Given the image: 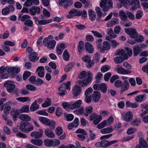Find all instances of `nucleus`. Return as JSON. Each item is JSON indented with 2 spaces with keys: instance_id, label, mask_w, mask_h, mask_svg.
Wrapping results in <instances>:
<instances>
[{
  "instance_id": "603ef678",
  "label": "nucleus",
  "mask_w": 148,
  "mask_h": 148,
  "mask_svg": "<svg viewBox=\"0 0 148 148\" xmlns=\"http://www.w3.org/2000/svg\"><path fill=\"white\" fill-rule=\"evenodd\" d=\"M64 117L66 120H73L74 118V116L71 114L64 113Z\"/></svg>"
},
{
  "instance_id": "9d476101",
  "label": "nucleus",
  "mask_w": 148,
  "mask_h": 148,
  "mask_svg": "<svg viewBox=\"0 0 148 148\" xmlns=\"http://www.w3.org/2000/svg\"><path fill=\"white\" fill-rule=\"evenodd\" d=\"M121 88L120 94L122 95L124 92L127 90L129 88V84L127 80H124L122 83Z\"/></svg>"
},
{
  "instance_id": "49530a36",
  "label": "nucleus",
  "mask_w": 148,
  "mask_h": 148,
  "mask_svg": "<svg viewBox=\"0 0 148 148\" xmlns=\"http://www.w3.org/2000/svg\"><path fill=\"white\" fill-rule=\"evenodd\" d=\"M63 58L65 61H68L70 58V56L67 49H65L63 54Z\"/></svg>"
},
{
  "instance_id": "79ce46f5",
  "label": "nucleus",
  "mask_w": 148,
  "mask_h": 148,
  "mask_svg": "<svg viewBox=\"0 0 148 148\" xmlns=\"http://www.w3.org/2000/svg\"><path fill=\"white\" fill-rule=\"evenodd\" d=\"M113 131L111 127H107L101 130L100 132L103 134H106L112 132Z\"/></svg>"
},
{
  "instance_id": "5701e85b",
  "label": "nucleus",
  "mask_w": 148,
  "mask_h": 148,
  "mask_svg": "<svg viewBox=\"0 0 148 148\" xmlns=\"http://www.w3.org/2000/svg\"><path fill=\"white\" fill-rule=\"evenodd\" d=\"M44 68L42 66H39L38 67L36 70L38 75L40 77H43L44 75Z\"/></svg>"
},
{
  "instance_id": "c9c22d12",
  "label": "nucleus",
  "mask_w": 148,
  "mask_h": 148,
  "mask_svg": "<svg viewBox=\"0 0 148 148\" xmlns=\"http://www.w3.org/2000/svg\"><path fill=\"white\" fill-rule=\"evenodd\" d=\"M30 18V17L28 15H24L22 16L21 14H19L18 17V21L20 20L22 22H25Z\"/></svg>"
},
{
  "instance_id": "9b49d317",
  "label": "nucleus",
  "mask_w": 148,
  "mask_h": 148,
  "mask_svg": "<svg viewBox=\"0 0 148 148\" xmlns=\"http://www.w3.org/2000/svg\"><path fill=\"white\" fill-rule=\"evenodd\" d=\"M14 8L12 5H9L8 7H6L2 9L1 13L3 15H7L10 12H12L14 11Z\"/></svg>"
},
{
  "instance_id": "c85d7f7f",
  "label": "nucleus",
  "mask_w": 148,
  "mask_h": 148,
  "mask_svg": "<svg viewBox=\"0 0 148 148\" xmlns=\"http://www.w3.org/2000/svg\"><path fill=\"white\" fill-rule=\"evenodd\" d=\"M19 113V110L15 109L14 108H12L10 112V114L12 115L13 120L16 119L18 117Z\"/></svg>"
},
{
  "instance_id": "393cba45",
  "label": "nucleus",
  "mask_w": 148,
  "mask_h": 148,
  "mask_svg": "<svg viewBox=\"0 0 148 148\" xmlns=\"http://www.w3.org/2000/svg\"><path fill=\"white\" fill-rule=\"evenodd\" d=\"M81 88L80 87L76 85L73 87V95L76 97L79 95L81 93Z\"/></svg>"
},
{
  "instance_id": "3c124183",
  "label": "nucleus",
  "mask_w": 148,
  "mask_h": 148,
  "mask_svg": "<svg viewBox=\"0 0 148 148\" xmlns=\"http://www.w3.org/2000/svg\"><path fill=\"white\" fill-rule=\"evenodd\" d=\"M52 147H56L58 146L60 144V141L57 138L52 139Z\"/></svg>"
},
{
  "instance_id": "20e7f679",
  "label": "nucleus",
  "mask_w": 148,
  "mask_h": 148,
  "mask_svg": "<svg viewBox=\"0 0 148 148\" xmlns=\"http://www.w3.org/2000/svg\"><path fill=\"white\" fill-rule=\"evenodd\" d=\"M112 0H101L100 6L104 12H107L110 8H113Z\"/></svg>"
},
{
  "instance_id": "a211bd4d",
  "label": "nucleus",
  "mask_w": 148,
  "mask_h": 148,
  "mask_svg": "<svg viewBox=\"0 0 148 148\" xmlns=\"http://www.w3.org/2000/svg\"><path fill=\"white\" fill-rule=\"evenodd\" d=\"M115 54L116 55H122L125 60L128 58V55L125 53V50L124 49L118 50L116 51Z\"/></svg>"
},
{
  "instance_id": "39448f33",
  "label": "nucleus",
  "mask_w": 148,
  "mask_h": 148,
  "mask_svg": "<svg viewBox=\"0 0 148 148\" xmlns=\"http://www.w3.org/2000/svg\"><path fill=\"white\" fill-rule=\"evenodd\" d=\"M48 38H45L43 40L44 45L50 49H54L56 44V42L53 40H49Z\"/></svg>"
},
{
  "instance_id": "dca6fc26",
  "label": "nucleus",
  "mask_w": 148,
  "mask_h": 148,
  "mask_svg": "<svg viewBox=\"0 0 148 148\" xmlns=\"http://www.w3.org/2000/svg\"><path fill=\"white\" fill-rule=\"evenodd\" d=\"M43 134V131L42 130H40L39 132H33L31 133L30 135L32 137L35 138L39 139L42 137Z\"/></svg>"
},
{
  "instance_id": "f704fd0d",
  "label": "nucleus",
  "mask_w": 148,
  "mask_h": 148,
  "mask_svg": "<svg viewBox=\"0 0 148 148\" xmlns=\"http://www.w3.org/2000/svg\"><path fill=\"white\" fill-rule=\"evenodd\" d=\"M133 117V114L131 111H128L126 112L124 115V119L125 120H132Z\"/></svg>"
},
{
  "instance_id": "680f3d73",
  "label": "nucleus",
  "mask_w": 148,
  "mask_h": 148,
  "mask_svg": "<svg viewBox=\"0 0 148 148\" xmlns=\"http://www.w3.org/2000/svg\"><path fill=\"white\" fill-rule=\"evenodd\" d=\"M71 102L69 103L67 102L63 103H62V106L66 110L68 109H71Z\"/></svg>"
},
{
  "instance_id": "69168bd1",
  "label": "nucleus",
  "mask_w": 148,
  "mask_h": 148,
  "mask_svg": "<svg viewBox=\"0 0 148 148\" xmlns=\"http://www.w3.org/2000/svg\"><path fill=\"white\" fill-rule=\"evenodd\" d=\"M29 110V106L28 105H25L22 107L20 110L21 112H27Z\"/></svg>"
},
{
  "instance_id": "ea45409f",
  "label": "nucleus",
  "mask_w": 148,
  "mask_h": 148,
  "mask_svg": "<svg viewBox=\"0 0 148 148\" xmlns=\"http://www.w3.org/2000/svg\"><path fill=\"white\" fill-rule=\"evenodd\" d=\"M126 105L127 107H130L132 108H135L138 106V104L136 103H132L128 101L126 103Z\"/></svg>"
},
{
  "instance_id": "e2e57ef3",
  "label": "nucleus",
  "mask_w": 148,
  "mask_h": 148,
  "mask_svg": "<svg viewBox=\"0 0 148 148\" xmlns=\"http://www.w3.org/2000/svg\"><path fill=\"white\" fill-rule=\"evenodd\" d=\"M33 21L29 19L24 22V24L25 26L29 27H32L33 26Z\"/></svg>"
},
{
  "instance_id": "72a5a7b5",
  "label": "nucleus",
  "mask_w": 148,
  "mask_h": 148,
  "mask_svg": "<svg viewBox=\"0 0 148 148\" xmlns=\"http://www.w3.org/2000/svg\"><path fill=\"white\" fill-rule=\"evenodd\" d=\"M79 125L78 121H73V122L70 123L68 126V128L69 130H71L74 127H77Z\"/></svg>"
},
{
  "instance_id": "13d9d810",
  "label": "nucleus",
  "mask_w": 148,
  "mask_h": 148,
  "mask_svg": "<svg viewBox=\"0 0 148 148\" xmlns=\"http://www.w3.org/2000/svg\"><path fill=\"white\" fill-rule=\"evenodd\" d=\"M51 105V100L49 98H47V100L42 105V107L45 108L48 107Z\"/></svg>"
},
{
  "instance_id": "2eb2a0df",
  "label": "nucleus",
  "mask_w": 148,
  "mask_h": 148,
  "mask_svg": "<svg viewBox=\"0 0 148 148\" xmlns=\"http://www.w3.org/2000/svg\"><path fill=\"white\" fill-rule=\"evenodd\" d=\"M93 98V100L95 103L98 102L100 98L101 95L100 93L98 91H95L93 94L91 95Z\"/></svg>"
},
{
  "instance_id": "864d4df0",
  "label": "nucleus",
  "mask_w": 148,
  "mask_h": 148,
  "mask_svg": "<svg viewBox=\"0 0 148 148\" xmlns=\"http://www.w3.org/2000/svg\"><path fill=\"white\" fill-rule=\"evenodd\" d=\"M119 14L121 19L124 21L126 20L127 18L126 14L123 11H120L119 13Z\"/></svg>"
},
{
  "instance_id": "0e129e2a",
  "label": "nucleus",
  "mask_w": 148,
  "mask_h": 148,
  "mask_svg": "<svg viewBox=\"0 0 148 148\" xmlns=\"http://www.w3.org/2000/svg\"><path fill=\"white\" fill-rule=\"evenodd\" d=\"M100 55L98 53H96L94 56L93 61L96 63L98 62L100 60Z\"/></svg>"
},
{
  "instance_id": "473e14b6",
  "label": "nucleus",
  "mask_w": 148,
  "mask_h": 148,
  "mask_svg": "<svg viewBox=\"0 0 148 148\" xmlns=\"http://www.w3.org/2000/svg\"><path fill=\"white\" fill-rule=\"evenodd\" d=\"M39 108V106L37 104V101L36 100L31 106L30 110L31 111L33 112L38 110Z\"/></svg>"
},
{
  "instance_id": "09e8293b",
  "label": "nucleus",
  "mask_w": 148,
  "mask_h": 148,
  "mask_svg": "<svg viewBox=\"0 0 148 148\" xmlns=\"http://www.w3.org/2000/svg\"><path fill=\"white\" fill-rule=\"evenodd\" d=\"M125 59L124 58L121 56H117L114 58V61L116 64H120L123 62Z\"/></svg>"
},
{
  "instance_id": "ddd939ff",
  "label": "nucleus",
  "mask_w": 148,
  "mask_h": 148,
  "mask_svg": "<svg viewBox=\"0 0 148 148\" xmlns=\"http://www.w3.org/2000/svg\"><path fill=\"white\" fill-rule=\"evenodd\" d=\"M39 3V0H27L24 5L25 6L28 7L34 5H38Z\"/></svg>"
},
{
  "instance_id": "de8ad7c7",
  "label": "nucleus",
  "mask_w": 148,
  "mask_h": 148,
  "mask_svg": "<svg viewBox=\"0 0 148 148\" xmlns=\"http://www.w3.org/2000/svg\"><path fill=\"white\" fill-rule=\"evenodd\" d=\"M44 145L48 147H52V139H47L44 141Z\"/></svg>"
},
{
  "instance_id": "423d86ee",
  "label": "nucleus",
  "mask_w": 148,
  "mask_h": 148,
  "mask_svg": "<svg viewBox=\"0 0 148 148\" xmlns=\"http://www.w3.org/2000/svg\"><path fill=\"white\" fill-rule=\"evenodd\" d=\"M82 13L80 11L75 9H73L71 10L69 12V14L66 15L67 18H71L76 16H79L81 15Z\"/></svg>"
},
{
  "instance_id": "6ab92c4d",
  "label": "nucleus",
  "mask_w": 148,
  "mask_h": 148,
  "mask_svg": "<svg viewBox=\"0 0 148 148\" xmlns=\"http://www.w3.org/2000/svg\"><path fill=\"white\" fill-rule=\"evenodd\" d=\"M40 11V8L38 7H33L30 8L29 13L32 15H35L36 13L39 14Z\"/></svg>"
},
{
  "instance_id": "4c0bfd02",
  "label": "nucleus",
  "mask_w": 148,
  "mask_h": 148,
  "mask_svg": "<svg viewBox=\"0 0 148 148\" xmlns=\"http://www.w3.org/2000/svg\"><path fill=\"white\" fill-rule=\"evenodd\" d=\"M19 119L21 120H30L31 117L27 114H23L20 115L18 117Z\"/></svg>"
},
{
  "instance_id": "f8f14e48",
  "label": "nucleus",
  "mask_w": 148,
  "mask_h": 148,
  "mask_svg": "<svg viewBox=\"0 0 148 148\" xmlns=\"http://www.w3.org/2000/svg\"><path fill=\"white\" fill-rule=\"evenodd\" d=\"M116 70L118 73L121 74H129L132 72L131 70H127L126 69L123 68L119 65H117L116 67Z\"/></svg>"
},
{
  "instance_id": "a19ab883",
  "label": "nucleus",
  "mask_w": 148,
  "mask_h": 148,
  "mask_svg": "<svg viewBox=\"0 0 148 148\" xmlns=\"http://www.w3.org/2000/svg\"><path fill=\"white\" fill-rule=\"evenodd\" d=\"M141 50L139 46L138 45H136L134 46L133 51L134 55L135 56H136L140 53Z\"/></svg>"
},
{
  "instance_id": "338daca9",
  "label": "nucleus",
  "mask_w": 148,
  "mask_h": 148,
  "mask_svg": "<svg viewBox=\"0 0 148 148\" xmlns=\"http://www.w3.org/2000/svg\"><path fill=\"white\" fill-rule=\"evenodd\" d=\"M26 89L29 90L34 91L36 90V87L31 84H27L26 85Z\"/></svg>"
},
{
  "instance_id": "774afa93",
  "label": "nucleus",
  "mask_w": 148,
  "mask_h": 148,
  "mask_svg": "<svg viewBox=\"0 0 148 148\" xmlns=\"http://www.w3.org/2000/svg\"><path fill=\"white\" fill-rule=\"evenodd\" d=\"M84 112V108H81L79 109L75 110L73 111V112L75 114L77 115H80L83 114Z\"/></svg>"
},
{
  "instance_id": "8fccbe9b",
  "label": "nucleus",
  "mask_w": 148,
  "mask_h": 148,
  "mask_svg": "<svg viewBox=\"0 0 148 148\" xmlns=\"http://www.w3.org/2000/svg\"><path fill=\"white\" fill-rule=\"evenodd\" d=\"M52 21L51 19H49L48 20H41L38 21V23L40 25H45L49 23H51Z\"/></svg>"
},
{
  "instance_id": "b1692460",
  "label": "nucleus",
  "mask_w": 148,
  "mask_h": 148,
  "mask_svg": "<svg viewBox=\"0 0 148 148\" xmlns=\"http://www.w3.org/2000/svg\"><path fill=\"white\" fill-rule=\"evenodd\" d=\"M112 121H103L101 122L98 124L97 126V128L99 129H102L111 123Z\"/></svg>"
},
{
  "instance_id": "4d7b16f0",
  "label": "nucleus",
  "mask_w": 148,
  "mask_h": 148,
  "mask_svg": "<svg viewBox=\"0 0 148 148\" xmlns=\"http://www.w3.org/2000/svg\"><path fill=\"white\" fill-rule=\"evenodd\" d=\"M110 45L108 41H105L103 43V48L105 50H107L110 48Z\"/></svg>"
},
{
  "instance_id": "e433bc0d",
  "label": "nucleus",
  "mask_w": 148,
  "mask_h": 148,
  "mask_svg": "<svg viewBox=\"0 0 148 148\" xmlns=\"http://www.w3.org/2000/svg\"><path fill=\"white\" fill-rule=\"evenodd\" d=\"M31 142L32 144L38 146L42 145L43 143L41 139H32L31 140Z\"/></svg>"
},
{
  "instance_id": "58836bf2",
  "label": "nucleus",
  "mask_w": 148,
  "mask_h": 148,
  "mask_svg": "<svg viewBox=\"0 0 148 148\" xmlns=\"http://www.w3.org/2000/svg\"><path fill=\"white\" fill-rule=\"evenodd\" d=\"M96 13L98 17L97 18V20H99L102 16V12L99 7H96L95 9Z\"/></svg>"
},
{
  "instance_id": "f3484780",
  "label": "nucleus",
  "mask_w": 148,
  "mask_h": 148,
  "mask_svg": "<svg viewBox=\"0 0 148 148\" xmlns=\"http://www.w3.org/2000/svg\"><path fill=\"white\" fill-rule=\"evenodd\" d=\"M37 53L36 52L31 53L28 56L29 60L32 62H35L38 60L39 58L37 56Z\"/></svg>"
},
{
  "instance_id": "f03ea898",
  "label": "nucleus",
  "mask_w": 148,
  "mask_h": 148,
  "mask_svg": "<svg viewBox=\"0 0 148 148\" xmlns=\"http://www.w3.org/2000/svg\"><path fill=\"white\" fill-rule=\"evenodd\" d=\"M4 87H6L7 91L10 93H11L12 95L15 94L16 96L18 97L19 94L18 93V89L16 88L15 85L13 82L10 81L6 82L4 84Z\"/></svg>"
},
{
  "instance_id": "6e6552de",
  "label": "nucleus",
  "mask_w": 148,
  "mask_h": 148,
  "mask_svg": "<svg viewBox=\"0 0 148 148\" xmlns=\"http://www.w3.org/2000/svg\"><path fill=\"white\" fill-rule=\"evenodd\" d=\"M6 67L7 66H3L0 67V78H1L2 79H5L8 77V74L10 73V72L5 70Z\"/></svg>"
},
{
  "instance_id": "412c9836",
  "label": "nucleus",
  "mask_w": 148,
  "mask_h": 148,
  "mask_svg": "<svg viewBox=\"0 0 148 148\" xmlns=\"http://www.w3.org/2000/svg\"><path fill=\"white\" fill-rule=\"evenodd\" d=\"M130 4L133 6V7L131 8L132 10H136L140 6V3L138 0H132Z\"/></svg>"
},
{
  "instance_id": "4468645a",
  "label": "nucleus",
  "mask_w": 148,
  "mask_h": 148,
  "mask_svg": "<svg viewBox=\"0 0 148 148\" xmlns=\"http://www.w3.org/2000/svg\"><path fill=\"white\" fill-rule=\"evenodd\" d=\"M11 108V106L9 105L7 103H5L1 106L0 110L2 111L4 110L3 112L4 113L8 114Z\"/></svg>"
},
{
  "instance_id": "7c9ffc66",
  "label": "nucleus",
  "mask_w": 148,
  "mask_h": 148,
  "mask_svg": "<svg viewBox=\"0 0 148 148\" xmlns=\"http://www.w3.org/2000/svg\"><path fill=\"white\" fill-rule=\"evenodd\" d=\"M45 134L47 137L50 138H53L55 137V134L54 132L48 129L45 130Z\"/></svg>"
},
{
  "instance_id": "7ed1b4c3",
  "label": "nucleus",
  "mask_w": 148,
  "mask_h": 148,
  "mask_svg": "<svg viewBox=\"0 0 148 148\" xmlns=\"http://www.w3.org/2000/svg\"><path fill=\"white\" fill-rule=\"evenodd\" d=\"M17 126L19 128L21 131L28 133L32 131L34 129L33 127L30 124H29L28 121H22L19 125Z\"/></svg>"
},
{
  "instance_id": "4be33fe9",
  "label": "nucleus",
  "mask_w": 148,
  "mask_h": 148,
  "mask_svg": "<svg viewBox=\"0 0 148 148\" xmlns=\"http://www.w3.org/2000/svg\"><path fill=\"white\" fill-rule=\"evenodd\" d=\"M41 123L47 126H48L51 128H54L55 127V122L54 121H40Z\"/></svg>"
},
{
  "instance_id": "c756f323",
  "label": "nucleus",
  "mask_w": 148,
  "mask_h": 148,
  "mask_svg": "<svg viewBox=\"0 0 148 148\" xmlns=\"http://www.w3.org/2000/svg\"><path fill=\"white\" fill-rule=\"evenodd\" d=\"M146 99V95L145 94H143L136 96L135 98V100L137 102H141L144 101Z\"/></svg>"
},
{
  "instance_id": "1a4fd4ad",
  "label": "nucleus",
  "mask_w": 148,
  "mask_h": 148,
  "mask_svg": "<svg viewBox=\"0 0 148 148\" xmlns=\"http://www.w3.org/2000/svg\"><path fill=\"white\" fill-rule=\"evenodd\" d=\"M73 3V1L72 0H60L59 1V5L61 6H63V7L66 9Z\"/></svg>"
},
{
  "instance_id": "a878e982",
  "label": "nucleus",
  "mask_w": 148,
  "mask_h": 148,
  "mask_svg": "<svg viewBox=\"0 0 148 148\" xmlns=\"http://www.w3.org/2000/svg\"><path fill=\"white\" fill-rule=\"evenodd\" d=\"M90 120H102L101 116L98 115L96 113L93 112L90 116Z\"/></svg>"
},
{
  "instance_id": "f257e3e1",
  "label": "nucleus",
  "mask_w": 148,
  "mask_h": 148,
  "mask_svg": "<svg viewBox=\"0 0 148 148\" xmlns=\"http://www.w3.org/2000/svg\"><path fill=\"white\" fill-rule=\"evenodd\" d=\"M92 75L91 72L88 71L87 73L85 71L81 72L79 75V77L81 79H84L82 80H78L76 83L82 87L86 86L91 81Z\"/></svg>"
},
{
  "instance_id": "c03bdc74",
  "label": "nucleus",
  "mask_w": 148,
  "mask_h": 148,
  "mask_svg": "<svg viewBox=\"0 0 148 148\" xmlns=\"http://www.w3.org/2000/svg\"><path fill=\"white\" fill-rule=\"evenodd\" d=\"M99 90L102 92L105 93L107 91V86L105 83H102L100 84Z\"/></svg>"
},
{
  "instance_id": "bb28decb",
  "label": "nucleus",
  "mask_w": 148,
  "mask_h": 148,
  "mask_svg": "<svg viewBox=\"0 0 148 148\" xmlns=\"http://www.w3.org/2000/svg\"><path fill=\"white\" fill-rule=\"evenodd\" d=\"M88 14L90 20L92 21H94L96 16V14L95 12L91 9H89Z\"/></svg>"
},
{
  "instance_id": "a18cd8bd",
  "label": "nucleus",
  "mask_w": 148,
  "mask_h": 148,
  "mask_svg": "<svg viewBox=\"0 0 148 148\" xmlns=\"http://www.w3.org/2000/svg\"><path fill=\"white\" fill-rule=\"evenodd\" d=\"M139 144L142 148H148V145L147 142L142 138L140 140Z\"/></svg>"
},
{
  "instance_id": "cd10ccee",
  "label": "nucleus",
  "mask_w": 148,
  "mask_h": 148,
  "mask_svg": "<svg viewBox=\"0 0 148 148\" xmlns=\"http://www.w3.org/2000/svg\"><path fill=\"white\" fill-rule=\"evenodd\" d=\"M85 47L86 50L90 53H92L94 51L92 45L89 42H86L85 44Z\"/></svg>"
},
{
  "instance_id": "5fc2aeb1",
  "label": "nucleus",
  "mask_w": 148,
  "mask_h": 148,
  "mask_svg": "<svg viewBox=\"0 0 148 148\" xmlns=\"http://www.w3.org/2000/svg\"><path fill=\"white\" fill-rule=\"evenodd\" d=\"M84 42L82 41H80L79 42L78 46V50L79 52L81 53L82 52V49H84Z\"/></svg>"
},
{
  "instance_id": "aec40b11",
  "label": "nucleus",
  "mask_w": 148,
  "mask_h": 148,
  "mask_svg": "<svg viewBox=\"0 0 148 148\" xmlns=\"http://www.w3.org/2000/svg\"><path fill=\"white\" fill-rule=\"evenodd\" d=\"M6 69V71H8L9 72H10V73H18L20 71V68L18 67H13L10 68L8 66H7Z\"/></svg>"
},
{
  "instance_id": "2f4dec72",
  "label": "nucleus",
  "mask_w": 148,
  "mask_h": 148,
  "mask_svg": "<svg viewBox=\"0 0 148 148\" xmlns=\"http://www.w3.org/2000/svg\"><path fill=\"white\" fill-rule=\"evenodd\" d=\"M82 103V101L81 100H79L74 103L71 102V109L72 110L75 108H78L80 106Z\"/></svg>"
},
{
  "instance_id": "37998d69",
  "label": "nucleus",
  "mask_w": 148,
  "mask_h": 148,
  "mask_svg": "<svg viewBox=\"0 0 148 148\" xmlns=\"http://www.w3.org/2000/svg\"><path fill=\"white\" fill-rule=\"evenodd\" d=\"M74 63L71 62L66 65L64 68V70L65 72H68L74 66Z\"/></svg>"
},
{
  "instance_id": "6e6d98bb",
  "label": "nucleus",
  "mask_w": 148,
  "mask_h": 148,
  "mask_svg": "<svg viewBox=\"0 0 148 148\" xmlns=\"http://www.w3.org/2000/svg\"><path fill=\"white\" fill-rule=\"evenodd\" d=\"M17 100L22 102H25L28 101H30V99L28 97H19L16 98Z\"/></svg>"
},
{
  "instance_id": "bf43d9fd",
  "label": "nucleus",
  "mask_w": 148,
  "mask_h": 148,
  "mask_svg": "<svg viewBox=\"0 0 148 148\" xmlns=\"http://www.w3.org/2000/svg\"><path fill=\"white\" fill-rule=\"evenodd\" d=\"M109 41L110 42L112 47L114 48H115L119 44V43L117 42L115 40L111 39Z\"/></svg>"
},
{
  "instance_id": "052dcab7",
  "label": "nucleus",
  "mask_w": 148,
  "mask_h": 148,
  "mask_svg": "<svg viewBox=\"0 0 148 148\" xmlns=\"http://www.w3.org/2000/svg\"><path fill=\"white\" fill-rule=\"evenodd\" d=\"M56 132L57 135L60 136L63 133V131L62 128L60 126L57 127L56 129Z\"/></svg>"
},
{
  "instance_id": "0eeeda50",
  "label": "nucleus",
  "mask_w": 148,
  "mask_h": 148,
  "mask_svg": "<svg viewBox=\"0 0 148 148\" xmlns=\"http://www.w3.org/2000/svg\"><path fill=\"white\" fill-rule=\"evenodd\" d=\"M124 30L125 33L132 38H135L138 35L136 30L134 28H125Z\"/></svg>"
}]
</instances>
